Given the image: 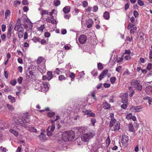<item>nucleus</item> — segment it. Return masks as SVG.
Masks as SVG:
<instances>
[{
    "label": "nucleus",
    "instance_id": "21",
    "mask_svg": "<svg viewBox=\"0 0 152 152\" xmlns=\"http://www.w3.org/2000/svg\"><path fill=\"white\" fill-rule=\"evenodd\" d=\"M45 61L44 58L41 57H39L37 60V62L38 64H40L42 62L44 63Z\"/></svg>",
    "mask_w": 152,
    "mask_h": 152
},
{
    "label": "nucleus",
    "instance_id": "24",
    "mask_svg": "<svg viewBox=\"0 0 152 152\" xmlns=\"http://www.w3.org/2000/svg\"><path fill=\"white\" fill-rule=\"evenodd\" d=\"M144 99V100H147L150 105L151 104V102H152V99L150 97L148 96H146L145 97Z\"/></svg>",
    "mask_w": 152,
    "mask_h": 152
},
{
    "label": "nucleus",
    "instance_id": "25",
    "mask_svg": "<svg viewBox=\"0 0 152 152\" xmlns=\"http://www.w3.org/2000/svg\"><path fill=\"white\" fill-rule=\"evenodd\" d=\"M8 99L10 100L12 103H13L15 101V99L14 97L12 96L11 95H9L8 96Z\"/></svg>",
    "mask_w": 152,
    "mask_h": 152
},
{
    "label": "nucleus",
    "instance_id": "20",
    "mask_svg": "<svg viewBox=\"0 0 152 152\" xmlns=\"http://www.w3.org/2000/svg\"><path fill=\"white\" fill-rule=\"evenodd\" d=\"M103 17L106 20H108L110 18V14L109 12L105 11L104 13Z\"/></svg>",
    "mask_w": 152,
    "mask_h": 152
},
{
    "label": "nucleus",
    "instance_id": "49",
    "mask_svg": "<svg viewBox=\"0 0 152 152\" xmlns=\"http://www.w3.org/2000/svg\"><path fill=\"white\" fill-rule=\"evenodd\" d=\"M152 68V64L151 63H149L147 66L146 68L147 69L150 70Z\"/></svg>",
    "mask_w": 152,
    "mask_h": 152
},
{
    "label": "nucleus",
    "instance_id": "33",
    "mask_svg": "<svg viewBox=\"0 0 152 152\" xmlns=\"http://www.w3.org/2000/svg\"><path fill=\"white\" fill-rule=\"evenodd\" d=\"M10 11L9 10H7L5 13V18H7V17L10 15Z\"/></svg>",
    "mask_w": 152,
    "mask_h": 152
},
{
    "label": "nucleus",
    "instance_id": "56",
    "mask_svg": "<svg viewBox=\"0 0 152 152\" xmlns=\"http://www.w3.org/2000/svg\"><path fill=\"white\" fill-rule=\"evenodd\" d=\"M122 66H118V67H117L116 68L115 70L116 71L118 72H120V70L121 69Z\"/></svg>",
    "mask_w": 152,
    "mask_h": 152
},
{
    "label": "nucleus",
    "instance_id": "34",
    "mask_svg": "<svg viewBox=\"0 0 152 152\" xmlns=\"http://www.w3.org/2000/svg\"><path fill=\"white\" fill-rule=\"evenodd\" d=\"M91 122L92 124L91 125L94 126L95 123L96 122V120L95 119L92 118L91 120Z\"/></svg>",
    "mask_w": 152,
    "mask_h": 152
},
{
    "label": "nucleus",
    "instance_id": "41",
    "mask_svg": "<svg viewBox=\"0 0 152 152\" xmlns=\"http://www.w3.org/2000/svg\"><path fill=\"white\" fill-rule=\"evenodd\" d=\"M135 25L134 24H133L131 23L130 22H129V25H128V26L127 27V29H129L131 28H132V27L134 26Z\"/></svg>",
    "mask_w": 152,
    "mask_h": 152
},
{
    "label": "nucleus",
    "instance_id": "9",
    "mask_svg": "<svg viewBox=\"0 0 152 152\" xmlns=\"http://www.w3.org/2000/svg\"><path fill=\"white\" fill-rule=\"evenodd\" d=\"M112 131L117 132L120 128V124L118 121L115 122L112 127H110Z\"/></svg>",
    "mask_w": 152,
    "mask_h": 152
},
{
    "label": "nucleus",
    "instance_id": "52",
    "mask_svg": "<svg viewBox=\"0 0 152 152\" xmlns=\"http://www.w3.org/2000/svg\"><path fill=\"white\" fill-rule=\"evenodd\" d=\"M54 5L55 6H58L60 4V1L57 0L54 2Z\"/></svg>",
    "mask_w": 152,
    "mask_h": 152
},
{
    "label": "nucleus",
    "instance_id": "11",
    "mask_svg": "<svg viewBox=\"0 0 152 152\" xmlns=\"http://www.w3.org/2000/svg\"><path fill=\"white\" fill-rule=\"evenodd\" d=\"M86 37L84 35H80L79 39V42L81 44L84 43L86 40Z\"/></svg>",
    "mask_w": 152,
    "mask_h": 152
},
{
    "label": "nucleus",
    "instance_id": "47",
    "mask_svg": "<svg viewBox=\"0 0 152 152\" xmlns=\"http://www.w3.org/2000/svg\"><path fill=\"white\" fill-rule=\"evenodd\" d=\"M23 80V77H20L18 79V83L20 84L21 83Z\"/></svg>",
    "mask_w": 152,
    "mask_h": 152
},
{
    "label": "nucleus",
    "instance_id": "8",
    "mask_svg": "<svg viewBox=\"0 0 152 152\" xmlns=\"http://www.w3.org/2000/svg\"><path fill=\"white\" fill-rule=\"evenodd\" d=\"M15 117H19L18 116H15L13 118V120H12V124L11 126V127L12 128V129H10L9 130L10 132H11V133L13 134L15 136L17 137L18 135V132L16 130H15V129H19V130L20 129V128H19V129H16L15 128H14L13 127H12V126L13 124V122L14 120V118H15ZM19 127V128L20 127V126H18Z\"/></svg>",
    "mask_w": 152,
    "mask_h": 152
},
{
    "label": "nucleus",
    "instance_id": "55",
    "mask_svg": "<svg viewBox=\"0 0 152 152\" xmlns=\"http://www.w3.org/2000/svg\"><path fill=\"white\" fill-rule=\"evenodd\" d=\"M45 36L46 37H49L50 36V34L48 32H45Z\"/></svg>",
    "mask_w": 152,
    "mask_h": 152
},
{
    "label": "nucleus",
    "instance_id": "23",
    "mask_svg": "<svg viewBox=\"0 0 152 152\" xmlns=\"http://www.w3.org/2000/svg\"><path fill=\"white\" fill-rule=\"evenodd\" d=\"M52 72L51 71H48L47 72V74L48 76V80H50L53 77Z\"/></svg>",
    "mask_w": 152,
    "mask_h": 152
},
{
    "label": "nucleus",
    "instance_id": "31",
    "mask_svg": "<svg viewBox=\"0 0 152 152\" xmlns=\"http://www.w3.org/2000/svg\"><path fill=\"white\" fill-rule=\"evenodd\" d=\"M110 140L109 137H108L106 139V145L108 147L110 144Z\"/></svg>",
    "mask_w": 152,
    "mask_h": 152
},
{
    "label": "nucleus",
    "instance_id": "37",
    "mask_svg": "<svg viewBox=\"0 0 152 152\" xmlns=\"http://www.w3.org/2000/svg\"><path fill=\"white\" fill-rule=\"evenodd\" d=\"M116 80V77H111L110 79V81L111 83L113 84L115 81Z\"/></svg>",
    "mask_w": 152,
    "mask_h": 152
},
{
    "label": "nucleus",
    "instance_id": "27",
    "mask_svg": "<svg viewBox=\"0 0 152 152\" xmlns=\"http://www.w3.org/2000/svg\"><path fill=\"white\" fill-rule=\"evenodd\" d=\"M49 12L47 10H42L41 12V14L42 15L46 14L48 15Z\"/></svg>",
    "mask_w": 152,
    "mask_h": 152
},
{
    "label": "nucleus",
    "instance_id": "46",
    "mask_svg": "<svg viewBox=\"0 0 152 152\" xmlns=\"http://www.w3.org/2000/svg\"><path fill=\"white\" fill-rule=\"evenodd\" d=\"M137 3L140 6H142L144 4L143 2L141 0H138L137 1Z\"/></svg>",
    "mask_w": 152,
    "mask_h": 152
},
{
    "label": "nucleus",
    "instance_id": "18",
    "mask_svg": "<svg viewBox=\"0 0 152 152\" xmlns=\"http://www.w3.org/2000/svg\"><path fill=\"white\" fill-rule=\"evenodd\" d=\"M71 8L69 6L64 7L63 9V11L65 13H68L70 11Z\"/></svg>",
    "mask_w": 152,
    "mask_h": 152
},
{
    "label": "nucleus",
    "instance_id": "16",
    "mask_svg": "<svg viewBox=\"0 0 152 152\" xmlns=\"http://www.w3.org/2000/svg\"><path fill=\"white\" fill-rule=\"evenodd\" d=\"M67 133H69L68 134V141H71L74 139L73 133L72 132L67 131Z\"/></svg>",
    "mask_w": 152,
    "mask_h": 152
},
{
    "label": "nucleus",
    "instance_id": "53",
    "mask_svg": "<svg viewBox=\"0 0 152 152\" xmlns=\"http://www.w3.org/2000/svg\"><path fill=\"white\" fill-rule=\"evenodd\" d=\"M69 76L71 78L72 80V79H74L75 77V75L74 73H71L69 75Z\"/></svg>",
    "mask_w": 152,
    "mask_h": 152
},
{
    "label": "nucleus",
    "instance_id": "42",
    "mask_svg": "<svg viewBox=\"0 0 152 152\" xmlns=\"http://www.w3.org/2000/svg\"><path fill=\"white\" fill-rule=\"evenodd\" d=\"M91 73L93 76L94 77L96 76L98 74L97 72L95 70H94L93 71H92Z\"/></svg>",
    "mask_w": 152,
    "mask_h": 152
},
{
    "label": "nucleus",
    "instance_id": "43",
    "mask_svg": "<svg viewBox=\"0 0 152 152\" xmlns=\"http://www.w3.org/2000/svg\"><path fill=\"white\" fill-rule=\"evenodd\" d=\"M55 12H56V13H57L55 10H53L51 12H50L49 13V15L50 16H51V18H53V14H55Z\"/></svg>",
    "mask_w": 152,
    "mask_h": 152
},
{
    "label": "nucleus",
    "instance_id": "30",
    "mask_svg": "<svg viewBox=\"0 0 152 152\" xmlns=\"http://www.w3.org/2000/svg\"><path fill=\"white\" fill-rule=\"evenodd\" d=\"M7 108L11 110V111H12L14 110V108L12 106L10 105L9 104H7Z\"/></svg>",
    "mask_w": 152,
    "mask_h": 152
},
{
    "label": "nucleus",
    "instance_id": "17",
    "mask_svg": "<svg viewBox=\"0 0 152 152\" xmlns=\"http://www.w3.org/2000/svg\"><path fill=\"white\" fill-rule=\"evenodd\" d=\"M51 121L52 124V125L50 126H49L48 129H49L51 132H52L55 129V126L53 120H51Z\"/></svg>",
    "mask_w": 152,
    "mask_h": 152
},
{
    "label": "nucleus",
    "instance_id": "15",
    "mask_svg": "<svg viewBox=\"0 0 152 152\" xmlns=\"http://www.w3.org/2000/svg\"><path fill=\"white\" fill-rule=\"evenodd\" d=\"M93 23V21L92 19H89L87 20L86 22V24L87 25V27L88 28H90Z\"/></svg>",
    "mask_w": 152,
    "mask_h": 152
},
{
    "label": "nucleus",
    "instance_id": "10",
    "mask_svg": "<svg viewBox=\"0 0 152 152\" xmlns=\"http://www.w3.org/2000/svg\"><path fill=\"white\" fill-rule=\"evenodd\" d=\"M42 82L40 83H37L35 84L34 88L35 90H37L39 91H45L47 90V88H45L42 89L41 88V85H42Z\"/></svg>",
    "mask_w": 152,
    "mask_h": 152
},
{
    "label": "nucleus",
    "instance_id": "1",
    "mask_svg": "<svg viewBox=\"0 0 152 152\" xmlns=\"http://www.w3.org/2000/svg\"><path fill=\"white\" fill-rule=\"evenodd\" d=\"M29 118L30 115L27 114L24 115L22 118L19 117H15L14 118L13 124L12 127L15 128L16 129H19L18 126H21L25 128H28V130L30 132H36L37 129L35 128L29 127L30 125L28 120Z\"/></svg>",
    "mask_w": 152,
    "mask_h": 152
},
{
    "label": "nucleus",
    "instance_id": "5",
    "mask_svg": "<svg viewBox=\"0 0 152 152\" xmlns=\"http://www.w3.org/2000/svg\"><path fill=\"white\" fill-rule=\"evenodd\" d=\"M142 109V107L141 106H131L130 108V110L134 113L139 112L141 111Z\"/></svg>",
    "mask_w": 152,
    "mask_h": 152
},
{
    "label": "nucleus",
    "instance_id": "54",
    "mask_svg": "<svg viewBox=\"0 0 152 152\" xmlns=\"http://www.w3.org/2000/svg\"><path fill=\"white\" fill-rule=\"evenodd\" d=\"M6 26L5 25L2 24L1 26L2 31L3 32H4L6 30Z\"/></svg>",
    "mask_w": 152,
    "mask_h": 152
},
{
    "label": "nucleus",
    "instance_id": "58",
    "mask_svg": "<svg viewBox=\"0 0 152 152\" xmlns=\"http://www.w3.org/2000/svg\"><path fill=\"white\" fill-rule=\"evenodd\" d=\"M47 131V134L48 136H50L52 134V133L49 129H48Z\"/></svg>",
    "mask_w": 152,
    "mask_h": 152
},
{
    "label": "nucleus",
    "instance_id": "45",
    "mask_svg": "<svg viewBox=\"0 0 152 152\" xmlns=\"http://www.w3.org/2000/svg\"><path fill=\"white\" fill-rule=\"evenodd\" d=\"M137 29V27H133V28L131 29L130 31V33L131 34H134V31L136 30Z\"/></svg>",
    "mask_w": 152,
    "mask_h": 152
},
{
    "label": "nucleus",
    "instance_id": "3",
    "mask_svg": "<svg viewBox=\"0 0 152 152\" xmlns=\"http://www.w3.org/2000/svg\"><path fill=\"white\" fill-rule=\"evenodd\" d=\"M131 84L135 90L141 91L142 89V86L140 84L139 81L136 79H133L131 81Z\"/></svg>",
    "mask_w": 152,
    "mask_h": 152
},
{
    "label": "nucleus",
    "instance_id": "12",
    "mask_svg": "<svg viewBox=\"0 0 152 152\" xmlns=\"http://www.w3.org/2000/svg\"><path fill=\"white\" fill-rule=\"evenodd\" d=\"M41 86V88H42V89H43L45 88H47V90L45 91H41L46 92L48 91L49 88V86H50V85L47 83L45 82H42Z\"/></svg>",
    "mask_w": 152,
    "mask_h": 152
},
{
    "label": "nucleus",
    "instance_id": "57",
    "mask_svg": "<svg viewBox=\"0 0 152 152\" xmlns=\"http://www.w3.org/2000/svg\"><path fill=\"white\" fill-rule=\"evenodd\" d=\"M85 74L84 71H82L79 73V75L81 78H83L84 77V75Z\"/></svg>",
    "mask_w": 152,
    "mask_h": 152
},
{
    "label": "nucleus",
    "instance_id": "61",
    "mask_svg": "<svg viewBox=\"0 0 152 152\" xmlns=\"http://www.w3.org/2000/svg\"><path fill=\"white\" fill-rule=\"evenodd\" d=\"M20 3V2L19 1H16L14 2V4L15 6H16L18 4H19Z\"/></svg>",
    "mask_w": 152,
    "mask_h": 152
},
{
    "label": "nucleus",
    "instance_id": "22",
    "mask_svg": "<svg viewBox=\"0 0 152 152\" xmlns=\"http://www.w3.org/2000/svg\"><path fill=\"white\" fill-rule=\"evenodd\" d=\"M104 108L106 109H109L110 107V105L107 102H104L103 103Z\"/></svg>",
    "mask_w": 152,
    "mask_h": 152
},
{
    "label": "nucleus",
    "instance_id": "4",
    "mask_svg": "<svg viewBox=\"0 0 152 152\" xmlns=\"http://www.w3.org/2000/svg\"><path fill=\"white\" fill-rule=\"evenodd\" d=\"M21 22L20 19H18L17 21L16 25L14 28L15 31H18V32H24V25L23 24H20Z\"/></svg>",
    "mask_w": 152,
    "mask_h": 152
},
{
    "label": "nucleus",
    "instance_id": "63",
    "mask_svg": "<svg viewBox=\"0 0 152 152\" xmlns=\"http://www.w3.org/2000/svg\"><path fill=\"white\" fill-rule=\"evenodd\" d=\"M22 4L24 5H27L28 3V1L26 0H23L22 1Z\"/></svg>",
    "mask_w": 152,
    "mask_h": 152
},
{
    "label": "nucleus",
    "instance_id": "35",
    "mask_svg": "<svg viewBox=\"0 0 152 152\" xmlns=\"http://www.w3.org/2000/svg\"><path fill=\"white\" fill-rule=\"evenodd\" d=\"M27 27H28L29 30H31L33 27L32 23H31V22L28 23L27 26Z\"/></svg>",
    "mask_w": 152,
    "mask_h": 152
},
{
    "label": "nucleus",
    "instance_id": "6",
    "mask_svg": "<svg viewBox=\"0 0 152 152\" xmlns=\"http://www.w3.org/2000/svg\"><path fill=\"white\" fill-rule=\"evenodd\" d=\"M109 118V119L110 120V122L109 126L110 127H112L116 121V119L114 118V114L113 113H111Z\"/></svg>",
    "mask_w": 152,
    "mask_h": 152
},
{
    "label": "nucleus",
    "instance_id": "44",
    "mask_svg": "<svg viewBox=\"0 0 152 152\" xmlns=\"http://www.w3.org/2000/svg\"><path fill=\"white\" fill-rule=\"evenodd\" d=\"M55 115L54 112L49 113L48 114V116L50 117H53Z\"/></svg>",
    "mask_w": 152,
    "mask_h": 152
},
{
    "label": "nucleus",
    "instance_id": "36",
    "mask_svg": "<svg viewBox=\"0 0 152 152\" xmlns=\"http://www.w3.org/2000/svg\"><path fill=\"white\" fill-rule=\"evenodd\" d=\"M65 77L63 75H61L59 76L58 79L60 81H62L65 80Z\"/></svg>",
    "mask_w": 152,
    "mask_h": 152
},
{
    "label": "nucleus",
    "instance_id": "50",
    "mask_svg": "<svg viewBox=\"0 0 152 152\" xmlns=\"http://www.w3.org/2000/svg\"><path fill=\"white\" fill-rule=\"evenodd\" d=\"M91 111L90 110H86L85 111H83L82 112L84 113V115H88L89 113Z\"/></svg>",
    "mask_w": 152,
    "mask_h": 152
},
{
    "label": "nucleus",
    "instance_id": "29",
    "mask_svg": "<svg viewBox=\"0 0 152 152\" xmlns=\"http://www.w3.org/2000/svg\"><path fill=\"white\" fill-rule=\"evenodd\" d=\"M129 129L130 131L132 132H134L135 130L134 128V126L132 124H130L129 126Z\"/></svg>",
    "mask_w": 152,
    "mask_h": 152
},
{
    "label": "nucleus",
    "instance_id": "62",
    "mask_svg": "<svg viewBox=\"0 0 152 152\" xmlns=\"http://www.w3.org/2000/svg\"><path fill=\"white\" fill-rule=\"evenodd\" d=\"M33 39L35 41V42H39L40 40V38L36 37H34Z\"/></svg>",
    "mask_w": 152,
    "mask_h": 152
},
{
    "label": "nucleus",
    "instance_id": "60",
    "mask_svg": "<svg viewBox=\"0 0 152 152\" xmlns=\"http://www.w3.org/2000/svg\"><path fill=\"white\" fill-rule=\"evenodd\" d=\"M108 72V70L107 69H105L101 73L105 75Z\"/></svg>",
    "mask_w": 152,
    "mask_h": 152
},
{
    "label": "nucleus",
    "instance_id": "64",
    "mask_svg": "<svg viewBox=\"0 0 152 152\" xmlns=\"http://www.w3.org/2000/svg\"><path fill=\"white\" fill-rule=\"evenodd\" d=\"M104 77V75H102V73H101L99 77V80H101Z\"/></svg>",
    "mask_w": 152,
    "mask_h": 152
},
{
    "label": "nucleus",
    "instance_id": "2",
    "mask_svg": "<svg viewBox=\"0 0 152 152\" xmlns=\"http://www.w3.org/2000/svg\"><path fill=\"white\" fill-rule=\"evenodd\" d=\"M95 134L94 131H92L83 134L81 137V139L83 141L87 142L94 136Z\"/></svg>",
    "mask_w": 152,
    "mask_h": 152
},
{
    "label": "nucleus",
    "instance_id": "26",
    "mask_svg": "<svg viewBox=\"0 0 152 152\" xmlns=\"http://www.w3.org/2000/svg\"><path fill=\"white\" fill-rule=\"evenodd\" d=\"M45 28V26L44 25H41L40 27L37 28V30L40 32L42 33L43 30Z\"/></svg>",
    "mask_w": 152,
    "mask_h": 152
},
{
    "label": "nucleus",
    "instance_id": "13",
    "mask_svg": "<svg viewBox=\"0 0 152 152\" xmlns=\"http://www.w3.org/2000/svg\"><path fill=\"white\" fill-rule=\"evenodd\" d=\"M69 133H67V132H64L62 135V138L63 140L65 142L68 141V134Z\"/></svg>",
    "mask_w": 152,
    "mask_h": 152
},
{
    "label": "nucleus",
    "instance_id": "32",
    "mask_svg": "<svg viewBox=\"0 0 152 152\" xmlns=\"http://www.w3.org/2000/svg\"><path fill=\"white\" fill-rule=\"evenodd\" d=\"M10 83L13 86H15L16 83V80L15 79H13L11 80Z\"/></svg>",
    "mask_w": 152,
    "mask_h": 152
},
{
    "label": "nucleus",
    "instance_id": "40",
    "mask_svg": "<svg viewBox=\"0 0 152 152\" xmlns=\"http://www.w3.org/2000/svg\"><path fill=\"white\" fill-rule=\"evenodd\" d=\"M132 113H130L129 114H128L126 117V118L128 120H130L132 117Z\"/></svg>",
    "mask_w": 152,
    "mask_h": 152
},
{
    "label": "nucleus",
    "instance_id": "51",
    "mask_svg": "<svg viewBox=\"0 0 152 152\" xmlns=\"http://www.w3.org/2000/svg\"><path fill=\"white\" fill-rule=\"evenodd\" d=\"M133 15L135 18H137L139 14L137 11H134L133 12Z\"/></svg>",
    "mask_w": 152,
    "mask_h": 152
},
{
    "label": "nucleus",
    "instance_id": "28",
    "mask_svg": "<svg viewBox=\"0 0 152 152\" xmlns=\"http://www.w3.org/2000/svg\"><path fill=\"white\" fill-rule=\"evenodd\" d=\"M12 30H11V29H8L7 33V37L8 39L10 38L11 37L12 34Z\"/></svg>",
    "mask_w": 152,
    "mask_h": 152
},
{
    "label": "nucleus",
    "instance_id": "7",
    "mask_svg": "<svg viewBox=\"0 0 152 152\" xmlns=\"http://www.w3.org/2000/svg\"><path fill=\"white\" fill-rule=\"evenodd\" d=\"M129 140L128 137L126 135H124L122 136L121 142L123 146H126L128 145Z\"/></svg>",
    "mask_w": 152,
    "mask_h": 152
},
{
    "label": "nucleus",
    "instance_id": "38",
    "mask_svg": "<svg viewBox=\"0 0 152 152\" xmlns=\"http://www.w3.org/2000/svg\"><path fill=\"white\" fill-rule=\"evenodd\" d=\"M98 68L99 70H102L103 68L102 64L101 63H99L97 65Z\"/></svg>",
    "mask_w": 152,
    "mask_h": 152
},
{
    "label": "nucleus",
    "instance_id": "19",
    "mask_svg": "<svg viewBox=\"0 0 152 152\" xmlns=\"http://www.w3.org/2000/svg\"><path fill=\"white\" fill-rule=\"evenodd\" d=\"M38 137L40 140L42 141L44 140L46 138L45 135L42 132L38 136Z\"/></svg>",
    "mask_w": 152,
    "mask_h": 152
},
{
    "label": "nucleus",
    "instance_id": "39",
    "mask_svg": "<svg viewBox=\"0 0 152 152\" xmlns=\"http://www.w3.org/2000/svg\"><path fill=\"white\" fill-rule=\"evenodd\" d=\"M23 32H18V35L19 38L21 39L23 37Z\"/></svg>",
    "mask_w": 152,
    "mask_h": 152
},
{
    "label": "nucleus",
    "instance_id": "59",
    "mask_svg": "<svg viewBox=\"0 0 152 152\" xmlns=\"http://www.w3.org/2000/svg\"><path fill=\"white\" fill-rule=\"evenodd\" d=\"M126 40H129V41L131 42L133 40V37L132 36L131 37V38H130V37L129 36H127L126 37Z\"/></svg>",
    "mask_w": 152,
    "mask_h": 152
},
{
    "label": "nucleus",
    "instance_id": "48",
    "mask_svg": "<svg viewBox=\"0 0 152 152\" xmlns=\"http://www.w3.org/2000/svg\"><path fill=\"white\" fill-rule=\"evenodd\" d=\"M66 69H70L71 68V66L70 63H68L67 64L65 68Z\"/></svg>",
    "mask_w": 152,
    "mask_h": 152
},
{
    "label": "nucleus",
    "instance_id": "14",
    "mask_svg": "<svg viewBox=\"0 0 152 152\" xmlns=\"http://www.w3.org/2000/svg\"><path fill=\"white\" fill-rule=\"evenodd\" d=\"M128 96L127 93H125L123 94V97H122V102L123 103H126L128 102Z\"/></svg>",
    "mask_w": 152,
    "mask_h": 152
}]
</instances>
